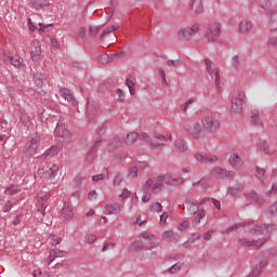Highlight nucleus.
<instances>
[{
    "mask_svg": "<svg viewBox=\"0 0 277 277\" xmlns=\"http://www.w3.org/2000/svg\"><path fill=\"white\" fill-rule=\"evenodd\" d=\"M277 226L276 224H258L253 228H250L251 235H265L264 238L258 239V240H250L248 238H239L238 243L242 248H261L262 246H265L267 241H269V233L276 230Z\"/></svg>",
    "mask_w": 277,
    "mask_h": 277,
    "instance_id": "nucleus-1",
    "label": "nucleus"
},
{
    "mask_svg": "<svg viewBox=\"0 0 277 277\" xmlns=\"http://www.w3.org/2000/svg\"><path fill=\"white\" fill-rule=\"evenodd\" d=\"M205 36L208 42H212L214 44H222V23H210L206 28Z\"/></svg>",
    "mask_w": 277,
    "mask_h": 277,
    "instance_id": "nucleus-2",
    "label": "nucleus"
},
{
    "mask_svg": "<svg viewBox=\"0 0 277 277\" xmlns=\"http://www.w3.org/2000/svg\"><path fill=\"white\" fill-rule=\"evenodd\" d=\"M201 124L202 128L208 132V133H217L220 131V117L215 115V113H211L209 115H206L201 119Z\"/></svg>",
    "mask_w": 277,
    "mask_h": 277,
    "instance_id": "nucleus-3",
    "label": "nucleus"
},
{
    "mask_svg": "<svg viewBox=\"0 0 277 277\" xmlns=\"http://www.w3.org/2000/svg\"><path fill=\"white\" fill-rule=\"evenodd\" d=\"M200 34V24L195 23L190 26H184L177 31V40L181 42H189L194 36Z\"/></svg>",
    "mask_w": 277,
    "mask_h": 277,
    "instance_id": "nucleus-4",
    "label": "nucleus"
},
{
    "mask_svg": "<svg viewBox=\"0 0 277 277\" xmlns=\"http://www.w3.org/2000/svg\"><path fill=\"white\" fill-rule=\"evenodd\" d=\"M166 184V175H160L155 179H149L143 185V192H151V194H159Z\"/></svg>",
    "mask_w": 277,
    "mask_h": 277,
    "instance_id": "nucleus-5",
    "label": "nucleus"
},
{
    "mask_svg": "<svg viewBox=\"0 0 277 277\" xmlns=\"http://www.w3.org/2000/svg\"><path fill=\"white\" fill-rule=\"evenodd\" d=\"M38 148H40V134L34 133L26 142L24 153L27 157H34L38 153Z\"/></svg>",
    "mask_w": 277,
    "mask_h": 277,
    "instance_id": "nucleus-6",
    "label": "nucleus"
},
{
    "mask_svg": "<svg viewBox=\"0 0 277 277\" xmlns=\"http://www.w3.org/2000/svg\"><path fill=\"white\" fill-rule=\"evenodd\" d=\"M54 135L61 137V140L67 144L72 141V134H70V131L66 128V124L62 119L58 120L56 128L54 129Z\"/></svg>",
    "mask_w": 277,
    "mask_h": 277,
    "instance_id": "nucleus-7",
    "label": "nucleus"
},
{
    "mask_svg": "<svg viewBox=\"0 0 277 277\" xmlns=\"http://www.w3.org/2000/svg\"><path fill=\"white\" fill-rule=\"evenodd\" d=\"M243 98H246V93L239 91L232 97L230 114H241L243 111Z\"/></svg>",
    "mask_w": 277,
    "mask_h": 277,
    "instance_id": "nucleus-8",
    "label": "nucleus"
},
{
    "mask_svg": "<svg viewBox=\"0 0 277 277\" xmlns=\"http://www.w3.org/2000/svg\"><path fill=\"white\" fill-rule=\"evenodd\" d=\"M166 144H168V138L159 132H154L153 140L149 141L150 148L163 150L166 148Z\"/></svg>",
    "mask_w": 277,
    "mask_h": 277,
    "instance_id": "nucleus-9",
    "label": "nucleus"
},
{
    "mask_svg": "<svg viewBox=\"0 0 277 277\" xmlns=\"http://www.w3.org/2000/svg\"><path fill=\"white\" fill-rule=\"evenodd\" d=\"M211 174L214 179H222L223 181H233L235 180V172L226 170L222 167H215L212 169Z\"/></svg>",
    "mask_w": 277,
    "mask_h": 277,
    "instance_id": "nucleus-10",
    "label": "nucleus"
},
{
    "mask_svg": "<svg viewBox=\"0 0 277 277\" xmlns=\"http://www.w3.org/2000/svg\"><path fill=\"white\" fill-rule=\"evenodd\" d=\"M185 131L188 132V135L193 137V140H200V135L202 134V126L200 122L184 123Z\"/></svg>",
    "mask_w": 277,
    "mask_h": 277,
    "instance_id": "nucleus-11",
    "label": "nucleus"
},
{
    "mask_svg": "<svg viewBox=\"0 0 277 277\" xmlns=\"http://www.w3.org/2000/svg\"><path fill=\"white\" fill-rule=\"evenodd\" d=\"M194 159L198 161V163H217L220 158L213 154H207L202 151H197L194 154Z\"/></svg>",
    "mask_w": 277,
    "mask_h": 277,
    "instance_id": "nucleus-12",
    "label": "nucleus"
},
{
    "mask_svg": "<svg viewBox=\"0 0 277 277\" xmlns=\"http://www.w3.org/2000/svg\"><path fill=\"white\" fill-rule=\"evenodd\" d=\"M205 66H206V71L210 76H215V88H220L221 83V78H220V68L215 67L213 64V61L206 58L205 60Z\"/></svg>",
    "mask_w": 277,
    "mask_h": 277,
    "instance_id": "nucleus-13",
    "label": "nucleus"
},
{
    "mask_svg": "<svg viewBox=\"0 0 277 277\" xmlns=\"http://www.w3.org/2000/svg\"><path fill=\"white\" fill-rule=\"evenodd\" d=\"M42 55V47L40 45V41L34 40L30 45V57L32 62H39Z\"/></svg>",
    "mask_w": 277,
    "mask_h": 277,
    "instance_id": "nucleus-14",
    "label": "nucleus"
},
{
    "mask_svg": "<svg viewBox=\"0 0 277 277\" xmlns=\"http://www.w3.org/2000/svg\"><path fill=\"white\" fill-rule=\"evenodd\" d=\"M245 198L247 200L246 207H250V205H252V202H255V205H264L265 203V199L261 195L256 194L255 192L246 193Z\"/></svg>",
    "mask_w": 277,
    "mask_h": 277,
    "instance_id": "nucleus-15",
    "label": "nucleus"
},
{
    "mask_svg": "<svg viewBox=\"0 0 277 277\" xmlns=\"http://www.w3.org/2000/svg\"><path fill=\"white\" fill-rule=\"evenodd\" d=\"M188 10L194 12L196 16H200L205 12V4H202V0H190Z\"/></svg>",
    "mask_w": 277,
    "mask_h": 277,
    "instance_id": "nucleus-16",
    "label": "nucleus"
},
{
    "mask_svg": "<svg viewBox=\"0 0 277 277\" xmlns=\"http://www.w3.org/2000/svg\"><path fill=\"white\" fill-rule=\"evenodd\" d=\"M122 212V205L115 202L108 203L104 207V214L105 215H118Z\"/></svg>",
    "mask_w": 277,
    "mask_h": 277,
    "instance_id": "nucleus-17",
    "label": "nucleus"
},
{
    "mask_svg": "<svg viewBox=\"0 0 277 277\" xmlns=\"http://www.w3.org/2000/svg\"><path fill=\"white\" fill-rule=\"evenodd\" d=\"M60 94L62 98L67 101V103H70L72 107H77V105H79V102H77L75 94H72L69 89H61Z\"/></svg>",
    "mask_w": 277,
    "mask_h": 277,
    "instance_id": "nucleus-18",
    "label": "nucleus"
},
{
    "mask_svg": "<svg viewBox=\"0 0 277 277\" xmlns=\"http://www.w3.org/2000/svg\"><path fill=\"white\" fill-rule=\"evenodd\" d=\"M61 217L70 222L72 217H75V212L72 211V206L68 202H65L62 210H61Z\"/></svg>",
    "mask_w": 277,
    "mask_h": 277,
    "instance_id": "nucleus-19",
    "label": "nucleus"
},
{
    "mask_svg": "<svg viewBox=\"0 0 277 277\" xmlns=\"http://www.w3.org/2000/svg\"><path fill=\"white\" fill-rule=\"evenodd\" d=\"M185 205L187 213H189L190 215H196V213L200 211V208H198V203H196V199L187 198L185 200Z\"/></svg>",
    "mask_w": 277,
    "mask_h": 277,
    "instance_id": "nucleus-20",
    "label": "nucleus"
},
{
    "mask_svg": "<svg viewBox=\"0 0 277 277\" xmlns=\"http://www.w3.org/2000/svg\"><path fill=\"white\" fill-rule=\"evenodd\" d=\"M166 185H170L171 187H179L181 185H185V177H172L170 175H164Z\"/></svg>",
    "mask_w": 277,
    "mask_h": 277,
    "instance_id": "nucleus-21",
    "label": "nucleus"
},
{
    "mask_svg": "<svg viewBox=\"0 0 277 277\" xmlns=\"http://www.w3.org/2000/svg\"><path fill=\"white\" fill-rule=\"evenodd\" d=\"M228 162L234 170H241V168L243 167V162L241 161V158L237 154L232 155L229 157Z\"/></svg>",
    "mask_w": 277,
    "mask_h": 277,
    "instance_id": "nucleus-22",
    "label": "nucleus"
},
{
    "mask_svg": "<svg viewBox=\"0 0 277 277\" xmlns=\"http://www.w3.org/2000/svg\"><path fill=\"white\" fill-rule=\"evenodd\" d=\"M159 241L154 240L145 245V250H155L156 248H159ZM155 256H157V252L155 251H150L149 253L146 254V259L148 260L155 259Z\"/></svg>",
    "mask_w": 277,
    "mask_h": 277,
    "instance_id": "nucleus-23",
    "label": "nucleus"
},
{
    "mask_svg": "<svg viewBox=\"0 0 277 277\" xmlns=\"http://www.w3.org/2000/svg\"><path fill=\"white\" fill-rule=\"evenodd\" d=\"M252 30V22L248 19H241L239 23L238 31L239 34L246 35Z\"/></svg>",
    "mask_w": 277,
    "mask_h": 277,
    "instance_id": "nucleus-24",
    "label": "nucleus"
},
{
    "mask_svg": "<svg viewBox=\"0 0 277 277\" xmlns=\"http://www.w3.org/2000/svg\"><path fill=\"white\" fill-rule=\"evenodd\" d=\"M8 64H11L12 66H14V68H18L19 70L22 68H25V60H23V57L18 55L11 56Z\"/></svg>",
    "mask_w": 277,
    "mask_h": 277,
    "instance_id": "nucleus-25",
    "label": "nucleus"
},
{
    "mask_svg": "<svg viewBox=\"0 0 277 277\" xmlns=\"http://www.w3.org/2000/svg\"><path fill=\"white\" fill-rule=\"evenodd\" d=\"M174 148L177 149L179 153H187V150H189V146L187 145V141H185V138L175 140Z\"/></svg>",
    "mask_w": 277,
    "mask_h": 277,
    "instance_id": "nucleus-26",
    "label": "nucleus"
},
{
    "mask_svg": "<svg viewBox=\"0 0 277 277\" xmlns=\"http://www.w3.org/2000/svg\"><path fill=\"white\" fill-rule=\"evenodd\" d=\"M259 108H252L250 122L255 127H263V121H261V118H259Z\"/></svg>",
    "mask_w": 277,
    "mask_h": 277,
    "instance_id": "nucleus-27",
    "label": "nucleus"
},
{
    "mask_svg": "<svg viewBox=\"0 0 277 277\" xmlns=\"http://www.w3.org/2000/svg\"><path fill=\"white\" fill-rule=\"evenodd\" d=\"M265 169L256 166L255 167V179H258L259 183L265 187Z\"/></svg>",
    "mask_w": 277,
    "mask_h": 277,
    "instance_id": "nucleus-28",
    "label": "nucleus"
},
{
    "mask_svg": "<svg viewBox=\"0 0 277 277\" xmlns=\"http://www.w3.org/2000/svg\"><path fill=\"white\" fill-rule=\"evenodd\" d=\"M30 3L35 10H44L51 5L48 0H31Z\"/></svg>",
    "mask_w": 277,
    "mask_h": 277,
    "instance_id": "nucleus-29",
    "label": "nucleus"
},
{
    "mask_svg": "<svg viewBox=\"0 0 277 277\" xmlns=\"http://www.w3.org/2000/svg\"><path fill=\"white\" fill-rule=\"evenodd\" d=\"M260 6L266 14H275L276 10L272 9V1L269 0H260Z\"/></svg>",
    "mask_w": 277,
    "mask_h": 277,
    "instance_id": "nucleus-30",
    "label": "nucleus"
},
{
    "mask_svg": "<svg viewBox=\"0 0 277 277\" xmlns=\"http://www.w3.org/2000/svg\"><path fill=\"white\" fill-rule=\"evenodd\" d=\"M122 146V141L120 138H114L110 142H108L106 146V150H109L110 153L114 150H117V148H120Z\"/></svg>",
    "mask_w": 277,
    "mask_h": 277,
    "instance_id": "nucleus-31",
    "label": "nucleus"
},
{
    "mask_svg": "<svg viewBox=\"0 0 277 277\" xmlns=\"http://www.w3.org/2000/svg\"><path fill=\"white\" fill-rule=\"evenodd\" d=\"M137 137H140V134H137L136 132L128 133L124 138L127 146H133V144H135V142H137V140H138Z\"/></svg>",
    "mask_w": 277,
    "mask_h": 277,
    "instance_id": "nucleus-32",
    "label": "nucleus"
},
{
    "mask_svg": "<svg viewBox=\"0 0 277 277\" xmlns=\"http://www.w3.org/2000/svg\"><path fill=\"white\" fill-rule=\"evenodd\" d=\"M252 222L253 221H248V222L232 225L227 229H225V233H226V235H228V233H233V230H238V228H246L247 226H250L252 224Z\"/></svg>",
    "mask_w": 277,
    "mask_h": 277,
    "instance_id": "nucleus-33",
    "label": "nucleus"
},
{
    "mask_svg": "<svg viewBox=\"0 0 277 277\" xmlns=\"http://www.w3.org/2000/svg\"><path fill=\"white\" fill-rule=\"evenodd\" d=\"M264 267H265V262H260L258 265L253 267L252 272L248 275V277H260L261 272H263Z\"/></svg>",
    "mask_w": 277,
    "mask_h": 277,
    "instance_id": "nucleus-34",
    "label": "nucleus"
},
{
    "mask_svg": "<svg viewBox=\"0 0 277 277\" xmlns=\"http://www.w3.org/2000/svg\"><path fill=\"white\" fill-rule=\"evenodd\" d=\"M117 29H120V26H114V25H111V26L106 27V28L102 31V34H101V36H100V40H105V38H107V36H110V34H114V31H117Z\"/></svg>",
    "mask_w": 277,
    "mask_h": 277,
    "instance_id": "nucleus-35",
    "label": "nucleus"
},
{
    "mask_svg": "<svg viewBox=\"0 0 277 277\" xmlns=\"http://www.w3.org/2000/svg\"><path fill=\"white\" fill-rule=\"evenodd\" d=\"M129 248L132 252H140V250L146 248V245L142 240H134Z\"/></svg>",
    "mask_w": 277,
    "mask_h": 277,
    "instance_id": "nucleus-36",
    "label": "nucleus"
},
{
    "mask_svg": "<svg viewBox=\"0 0 277 277\" xmlns=\"http://www.w3.org/2000/svg\"><path fill=\"white\" fill-rule=\"evenodd\" d=\"M194 103H198V97H189L184 104L180 105L181 110L183 114L187 113V109L194 105Z\"/></svg>",
    "mask_w": 277,
    "mask_h": 277,
    "instance_id": "nucleus-37",
    "label": "nucleus"
},
{
    "mask_svg": "<svg viewBox=\"0 0 277 277\" xmlns=\"http://www.w3.org/2000/svg\"><path fill=\"white\" fill-rule=\"evenodd\" d=\"M258 147L260 150L264 153V155H272V151H269V144L267 143V141H260Z\"/></svg>",
    "mask_w": 277,
    "mask_h": 277,
    "instance_id": "nucleus-38",
    "label": "nucleus"
},
{
    "mask_svg": "<svg viewBox=\"0 0 277 277\" xmlns=\"http://www.w3.org/2000/svg\"><path fill=\"white\" fill-rule=\"evenodd\" d=\"M266 215L268 217H277V201L273 202L266 210Z\"/></svg>",
    "mask_w": 277,
    "mask_h": 277,
    "instance_id": "nucleus-39",
    "label": "nucleus"
},
{
    "mask_svg": "<svg viewBox=\"0 0 277 277\" xmlns=\"http://www.w3.org/2000/svg\"><path fill=\"white\" fill-rule=\"evenodd\" d=\"M60 172V167L57 164H52L48 171V176L50 180L55 179L57 176V173Z\"/></svg>",
    "mask_w": 277,
    "mask_h": 277,
    "instance_id": "nucleus-40",
    "label": "nucleus"
},
{
    "mask_svg": "<svg viewBox=\"0 0 277 277\" xmlns=\"http://www.w3.org/2000/svg\"><path fill=\"white\" fill-rule=\"evenodd\" d=\"M34 79H35L37 85L42 88V85L44 83V79H47V76H44V74H42V72H37L34 75Z\"/></svg>",
    "mask_w": 277,
    "mask_h": 277,
    "instance_id": "nucleus-41",
    "label": "nucleus"
},
{
    "mask_svg": "<svg viewBox=\"0 0 277 277\" xmlns=\"http://www.w3.org/2000/svg\"><path fill=\"white\" fill-rule=\"evenodd\" d=\"M183 269V263L177 262L171 265V267L168 268L169 274H177V272H181Z\"/></svg>",
    "mask_w": 277,
    "mask_h": 277,
    "instance_id": "nucleus-42",
    "label": "nucleus"
},
{
    "mask_svg": "<svg viewBox=\"0 0 277 277\" xmlns=\"http://www.w3.org/2000/svg\"><path fill=\"white\" fill-rule=\"evenodd\" d=\"M140 237H142V239H144L145 241H148L150 243V241H156L157 236L148 233V232H142L140 234Z\"/></svg>",
    "mask_w": 277,
    "mask_h": 277,
    "instance_id": "nucleus-43",
    "label": "nucleus"
},
{
    "mask_svg": "<svg viewBox=\"0 0 277 277\" xmlns=\"http://www.w3.org/2000/svg\"><path fill=\"white\" fill-rule=\"evenodd\" d=\"M126 85L129 89L130 95L133 96L135 94V82L131 78H127Z\"/></svg>",
    "mask_w": 277,
    "mask_h": 277,
    "instance_id": "nucleus-44",
    "label": "nucleus"
},
{
    "mask_svg": "<svg viewBox=\"0 0 277 277\" xmlns=\"http://www.w3.org/2000/svg\"><path fill=\"white\" fill-rule=\"evenodd\" d=\"M18 192H21V189L16 188V186H14V185H11L5 188L4 194L6 196H16V194H18Z\"/></svg>",
    "mask_w": 277,
    "mask_h": 277,
    "instance_id": "nucleus-45",
    "label": "nucleus"
},
{
    "mask_svg": "<svg viewBox=\"0 0 277 277\" xmlns=\"http://www.w3.org/2000/svg\"><path fill=\"white\" fill-rule=\"evenodd\" d=\"M230 65L234 68V70H238L239 69V66L241 65V61L239 58V55L233 56Z\"/></svg>",
    "mask_w": 277,
    "mask_h": 277,
    "instance_id": "nucleus-46",
    "label": "nucleus"
},
{
    "mask_svg": "<svg viewBox=\"0 0 277 277\" xmlns=\"http://www.w3.org/2000/svg\"><path fill=\"white\" fill-rule=\"evenodd\" d=\"M137 172H140V171H138V169H137V167L135 164L130 167L129 171H128L129 179H136Z\"/></svg>",
    "mask_w": 277,
    "mask_h": 277,
    "instance_id": "nucleus-47",
    "label": "nucleus"
},
{
    "mask_svg": "<svg viewBox=\"0 0 277 277\" xmlns=\"http://www.w3.org/2000/svg\"><path fill=\"white\" fill-rule=\"evenodd\" d=\"M102 142H103V138L101 136L95 138L93 146L90 147L89 155H92L94 153V150H96V148H98V146H101Z\"/></svg>",
    "mask_w": 277,
    "mask_h": 277,
    "instance_id": "nucleus-48",
    "label": "nucleus"
},
{
    "mask_svg": "<svg viewBox=\"0 0 277 277\" xmlns=\"http://www.w3.org/2000/svg\"><path fill=\"white\" fill-rule=\"evenodd\" d=\"M162 239L164 241H172L174 239V232L172 230H166L163 234H162Z\"/></svg>",
    "mask_w": 277,
    "mask_h": 277,
    "instance_id": "nucleus-49",
    "label": "nucleus"
},
{
    "mask_svg": "<svg viewBox=\"0 0 277 277\" xmlns=\"http://www.w3.org/2000/svg\"><path fill=\"white\" fill-rule=\"evenodd\" d=\"M158 77L161 78L162 85H168V80L166 79V70L163 68H158Z\"/></svg>",
    "mask_w": 277,
    "mask_h": 277,
    "instance_id": "nucleus-50",
    "label": "nucleus"
},
{
    "mask_svg": "<svg viewBox=\"0 0 277 277\" xmlns=\"http://www.w3.org/2000/svg\"><path fill=\"white\" fill-rule=\"evenodd\" d=\"M276 195H277V181L275 183H273L272 189L266 192L267 198H272V196H276Z\"/></svg>",
    "mask_w": 277,
    "mask_h": 277,
    "instance_id": "nucleus-51",
    "label": "nucleus"
},
{
    "mask_svg": "<svg viewBox=\"0 0 277 277\" xmlns=\"http://www.w3.org/2000/svg\"><path fill=\"white\" fill-rule=\"evenodd\" d=\"M12 56H10V55H8L6 53H5V50H3V49H1L0 48V60H2V62H4V64H8L9 62H10V58H11Z\"/></svg>",
    "mask_w": 277,
    "mask_h": 277,
    "instance_id": "nucleus-52",
    "label": "nucleus"
},
{
    "mask_svg": "<svg viewBox=\"0 0 277 277\" xmlns=\"http://www.w3.org/2000/svg\"><path fill=\"white\" fill-rule=\"evenodd\" d=\"M38 200H41V202H47L49 198H51V195L49 193L41 192L37 196Z\"/></svg>",
    "mask_w": 277,
    "mask_h": 277,
    "instance_id": "nucleus-53",
    "label": "nucleus"
},
{
    "mask_svg": "<svg viewBox=\"0 0 277 277\" xmlns=\"http://www.w3.org/2000/svg\"><path fill=\"white\" fill-rule=\"evenodd\" d=\"M85 181V177H83L81 174L76 175L74 183L76 185V187H80L81 185H83V182Z\"/></svg>",
    "mask_w": 277,
    "mask_h": 277,
    "instance_id": "nucleus-54",
    "label": "nucleus"
},
{
    "mask_svg": "<svg viewBox=\"0 0 277 277\" xmlns=\"http://www.w3.org/2000/svg\"><path fill=\"white\" fill-rule=\"evenodd\" d=\"M151 211H155L156 213H161V211H163V206H161V202L157 201L151 205Z\"/></svg>",
    "mask_w": 277,
    "mask_h": 277,
    "instance_id": "nucleus-55",
    "label": "nucleus"
},
{
    "mask_svg": "<svg viewBox=\"0 0 277 277\" xmlns=\"http://www.w3.org/2000/svg\"><path fill=\"white\" fill-rule=\"evenodd\" d=\"M168 66H171L172 68H179V66H181L183 64V62H181V60H169L167 62Z\"/></svg>",
    "mask_w": 277,
    "mask_h": 277,
    "instance_id": "nucleus-56",
    "label": "nucleus"
},
{
    "mask_svg": "<svg viewBox=\"0 0 277 277\" xmlns=\"http://www.w3.org/2000/svg\"><path fill=\"white\" fill-rule=\"evenodd\" d=\"M34 277H49V273L42 272V269L38 268L32 272Z\"/></svg>",
    "mask_w": 277,
    "mask_h": 277,
    "instance_id": "nucleus-57",
    "label": "nucleus"
},
{
    "mask_svg": "<svg viewBox=\"0 0 277 277\" xmlns=\"http://www.w3.org/2000/svg\"><path fill=\"white\" fill-rule=\"evenodd\" d=\"M98 31H101V27H98V26H90V28H89V34L93 38L98 35Z\"/></svg>",
    "mask_w": 277,
    "mask_h": 277,
    "instance_id": "nucleus-58",
    "label": "nucleus"
},
{
    "mask_svg": "<svg viewBox=\"0 0 277 277\" xmlns=\"http://www.w3.org/2000/svg\"><path fill=\"white\" fill-rule=\"evenodd\" d=\"M134 166L136 167L138 172H143V170H146V168H148V163L144 162V161L136 162V163H134Z\"/></svg>",
    "mask_w": 277,
    "mask_h": 277,
    "instance_id": "nucleus-59",
    "label": "nucleus"
},
{
    "mask_svg": "<svg viewBox=\"0 0 277 277\" xmlns=\"http://www.w3.org/2000/svg\"><path fill=\"white\" fill-rule=\"evenodd\" d=\"M12 200H8L4 206L2 207V211L3 213H10V211H12Z\"/></svg>",
    "mask_w": 277,
    "mask_h": 277,
    "instance_id": "nucleus-60",
    "label": "nucleus"
},
{
    "mask_svg": "<svg viewBox=\"0 0 277 277\" xmlns=\"http://www.w3.org/2000/svg\"><path fill=\"white\" fill-rule=\"evenodd\" d=\"M137 138L141 140L142 142H147V144L149 145H150V140H153L150 138V136H148L146 132H142Z\"/></svg>",
    "mask_w": 277,
    "mask_h": 277,
    "instance_id": "nucleus-61",
    "label": "nucleus"
},
{
    "mask_svg": "<svg viewBox=\"0 0 277 277\" xmlns=\"http://www.w3.org/2000/svg\"><path fill=\"white\" fill-rule=\"evenodd\" d=\"M114 248H116V243L106 242V243H104V246L102 248V252H107V250H114Z\"/></svg>",
    "mask_w": 277,
    "mask_h": 277,
    "instance_id": "nucleus-62",
    "label": "nucleus"
},
{
    "mask_svg": "<svg viewBox=\"0 0 277 277\" xmlns=\"http://www.w3.org/2000/svg\"><path fill=\"white\" fill-rule=\"evenodd\" d=\"M122 179L123 176L121 175V173H117L114 177V185L116 187L120 186V183H122Z\"/></svg>",
    "mask_w": 277,
    "mask_h": 277,
    "instance_id": "nucleus-63",
    "label": "nucleus"
},
{
    "mask_svg": "<svg viewBox=\"0 0 277 277\" xmlns=\"http://www.w3.org/2000/svg\"><path fill=\"white\" fill-rule=\"evenodd\" d=\"M143 192H144V194L142 196V201L149 202L150 198H151L150 190H143Z\"/></svg>",
    "mask_w": 277,
    "mask_h": 277,
    "instance_id": "nucleus-64",
    "label": "nucleus"
}]
</instances>
